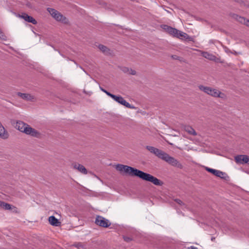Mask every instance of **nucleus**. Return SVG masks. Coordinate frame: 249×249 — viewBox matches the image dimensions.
<instances>
[{
	"label": "nucleus",
	"instance_id": "obj_22",
	"mask_svg": "<svg viewBox=\"0 0 249 249\" xmlns=\"http://www.w3.org/2000/svg\"><path fill=\"white\" fill-rule=\"evenodd\" d=\"M127 73L131 74L132 75H135L136 74V72L135 70L129 69V71H128Z\"/></svg>",
	"mask_w": 249,
	"mask_h": 249
},
{
	"label": "nucleus",
	"instance_id": "obj_14",
	"mask_svg": "<svg viewBox=\"0 0 249 249\" xmlns=\"http://www.w3.org/2000/svg\"><path fill=\"white\" fill-rule=\"evenodd\" d=\"M48 220L49 223L53 226H59L60 225V222L54 216H51L49 217Z\"/></svg>",
	"mask_w": 249,
	"mask_h": 249
},
{
	"label": "nucleus",
	"instance_id": "obj_30",
	"mask_svg": "<svg viewBox=\"0 0 249 249\" xmlns=\"http://www.w3.org/2000/svg\"><path fill=\"white\" fill-rule=\"evenodd\" d=\"M100 88L101 90L102 91H103L104 92L106 93V92L107 91L106 90H105V89H103L102 88L100 87Z\"/></svg>",
	"mask_w": 249,
	"mask_h": 249
},
{
	"label": "nucleus",
	"instance_id": "obj_29",
	"mask_svg": "<svg viewBox=\"0 0 249 249\" xmlns=\"http://www.w3.org/2000/svg\"><path fill=\"white\" fill-rule=\"evenodd\" d=\"M187 249H197L196 247L194 246H191V247H189Z\"/></svg>",
	"mask_w": 249,
	"mask_h": 249
},
{
	"label": "nucleus",
	"instance_id": "obj_13",
	"mask_svg": "<svg viewBox=\"0 0 249 249\" xmlns=\"http://www.w3.org/2000/svg\"><path fill=\"white\" fill-rule=\"evenodd\" d=\"M201 54L203 57L210 60L215 62H218L219 60V59L217 58L215 55L207 52H202Z\"/></svg>",
	"mask_w": 249,
	"mask_h": 249
},
{
	"label": "nucleus",
	"instance_id": "obj_27",
	"mask_svg": "<svg viewBox=\"0 0 249 249\" xmlns=\"http://www.w3.org/2000/svg\"><path fill=\"white\" fill-rule=\"evenodd\" d=\"M176 201L177 202V203H178V204H179L180 205L183 204L182 201L179 199H176Z\"/></svg>",
	"mask_w": 249,
	"mask_h": 249
},
{
	"label": "nucleus",
	"instance_id": "obj_24",
	"mask_svg": "<svg viewBox=\"0 0 249 249\" xmlns=\"http://www.w3.org/2000/svg\"><path fill=\"white\" fill-rule=\"evenodd\" d=\"M123 71L125 73H128V71H129V69L127 67H124L122 69Z\"/></svg>",
	"mask_w": 249,
	"mask_h": 249
},
{
	"label": "nucleus",
	"instance_id": "obj_1",
	"mask_svg": "<svg viewBox=\"0 0 249 249\" xmlns=\"http://www.w3.org/2000/svg\"><path fill=\"white\" fill-rule=\"evenodd\" d=\"M115 169L121 174L139 177L142 180L151 182L155 185L160 186L162 184V182L157 178L131 166L118 164L115 165Z\"/></svg>",
	"mask_w": 249,
	"mask_h": 249
},
{
	"label": "nucleus",
	"instance_id": "obj_15",
	"mask_svg": "<svg viewBox=\"0 0 249 249\" xmlns=\"http://www.w3.org/2000/svg\"><path fill=\"white\" fill-rule=\"evenodd\" d=\"M183 129L190 135L194 136H196L197 135V133L194 129L189 125H184L183 126Z\"/></svg>",
	"mask_w": 249,
	"mask_h": 249
},
{
	"label": "nucleus",
	"instance_id": "obj_23",
	"mask_svg": "<svg viewBox=\"0 0 249 249\" xmlns=\"http://www.w3.org/2000/svg\"><path fill=\"white\" fill-rule=\"evenodd\" d=\"M105 93L108 96H109V97H110L111 98H112L113 99L114 98V97L115 96V95L110 93V92H108L107 91Z\"/></svg>",
	"mask_w": 249,
	"mask_h": 249
},
{
	"label": "nucleus",
	"instance_id": "obj_17",
	"mask_svg": "<svg viewBox=\"0 0 249 249\" xmlns=\"http://www.w3.org/2000/svg\"><path fill=\"white\" fill-rule=\"evenodd\" d=\"M177 37L179 38L180 39H184L185 40H186V39H188L190 40H191V37L186 33H184L181 31H178V34L177 36Z\"/></svg>",
	"mask_w": 249,
	"mask_h": 249
},
{
	"label": "nucleus",
	"instance_id": "obj_25",
	"mask_svg": "<svg viewBox=\"0 0 249 249\" xmlns=\"http://www.w3.org/2000/svg\"><path fill=\"white\" fill-rule=\"evenodd\" d=\"M224 50H225V51L226 53H231V51L229 49H228V48L227 47H225L224 48Z\"/></svg>",
	"mask_w": 249,
	"mask_h": 249
},
{
	"label": "nucleus",
	"instance_id": "obj_3",
	"mask_svg": "<svg viewBox=\"0 0 249 249\" xmlns=\"http://www.w3.org/2000/svg\"><path fill=\"white\" fill-rule=\"evenodd\" d=\"M16 127L20 131L32 136L38 137L40 135L38 131L21 121L17 122Z\"/></svg>",
	"mask_w": 249,
	"mask_h": 249
},
{
	"label": "nucleus",
	"instance_id": "obj_32",
	"mask_svg": "<svg viewBox=\"0 0 249 249\" xmlns=\"http://www.w3.org/2000/svg\"><path fill=\"white\" fill-rule=\"evenodd\" d=\"M1 125V124L0 123V126Z\"/></svg>",
	"mask_w": 249,
	"mask_h": 249
},
{
	"label": "nucleus",
	"instance_id": "obj_21",
	"mask_svg": "<svg viewBox=\"0 0 249 249\" xmlns=\"http://www.w3.org/2000/svg\"><path fill=\"white\" fill-rule=\"evenodd\" d=\"M240 22L249 27V20L244 18H240Z\"/></svg>",
	"mask_w": 249,
	"mask_h": 249
},
{
	"label": "nucleus",
	"instance_id": "obj_33",
	"mask_svg": "<svg viewBox=\"0 0 249 249\" xmlns=\"http://www.w3.org/2000/svg\"><path fill=\"white\" fill-rule=\"evenodd\" d=\"M1 125V124L0 123V126Z\"/></svg>",
	"mask_w": 249,
	"mask_h": 249
},
{
	"label": "nucleus",
	"instance_id": "obj_9",
	"mask_svg": "<svg viewBox=\"0 0 249 249\" xmlns=\"http://www.w3.org/2000/svg\"><path fill=\"white\" fill-rule=\"evenodd\" d=\"M161 27L164 31L167 32L168 33H169L171 35H172L175 37H177V36L178 34L179 30H178L175 28H173L170 27L166 25H163L161 26Z\"/></svg>",
	"mask_w": 249,
	"mask_h": 249
},
{
	"label": "nucleus",
	"instance_id": "obj_4",
	"mask_svg": "<svg viewBox=\"0 0 249 249\" xmlns=\"http://www.w3.org/2000/svg\"><path fill=\"white\" fill-rule=\"evenodd\" d=\"M198 88L200 90L214 97H220L221 98H224L225 97V94L221 92L218 89L212 88L210 87L200 85L198 86Z\"/></svg>",
	"mask_w": 249,
	"mask_h": 249
},
{
	"label": "nucleus",
	"instance_id": "obj_26",
	"mask_svg": "<svg viewBox=\"0 0 249 249\" xmlns=\"http://www.w3.org/2000/svg\"><path fill=\"white\" fill-rule=\"evenodd\" d=\"M71 166L73 169H78V167L76 163H72Z\"/></svg>",
	"mask_w": 249,
	"mask_h": 249
},
{
	"label": "nucleus",
	"instance_id": "obj_10",
	"mask_svg": "<svg viewBox=\"0 0 249 249\" xmlns=\"http://www.w3.org/2000/svg\"><path fill=\"white\" fill-rule=\"evenodd\" d=\"M18 17L24 19L26 21L32 23L34 25L37 24V21L34 18H33L31 16H29L28 15L25 13H23L21 14L18 15Z\"/></svg>",
	"mask_w": 249,
	"mask_h": 249
},
{
	"label": "nucleus",
	"instance_id": "obj_18",
	"mask_svg": "<svg viewBox=\"0 0 249 249\" xmlns=\"http://www.w3.org/2000/svg\"><path fill=\"white\" fill-rule=\"evenodd\" d=\"M99 49L105 54L109 53V50L105 46L100 44L98 45Z\"/></svg>",
	"mask_w": 249,
	"mask_h": 249
},
{
	"label": "nucleus",
	"instance_id": "obj_6",
	"mask_svg": "<svg viewBox=\"0 0 249 249\" xmlns=\"http://www.w3.org/2000/svg\"><path fill=\"white\" fill-rule=\"evenodd\" d=\"M95 223L96 225L104 228L108 227L111 225L108 220L100 215L96 216Z\"/></svg>",
	"mask_w": 249,
	"mask_h": 249
},
{
	"label": "nucleus",
	"instance_id": "obj_7",
	"mask_svg": "<svg viewBox=\"0 0 249 249\" xmlns=\"http://www.w3.org/2000/svg\"><path fill=\"white\" fill-rule=\"evenodd\" d=\"M205 169L208 172L213 174V175L217 177H219L221 178H226V174L224 172L216 169L210 168L208 167H206Z\"/></svg>",
	"mask_w": 249,
	"mask_h": 249
},
{
	"label": "nucleus",
	"instance_id": "obj_31",
	"mask_svg": "<svg viewBox=\"0 0 249 249\" xmlns=\"http://www.w3.org/2000/svg\"><path fill=\"white\" fill-rule=\"evenodd\" d=\"M125 240H126V241H128L129 240V239H128H128H125Z\"/></svg>",
	"mask_w": 249,
	"mask_h": 249
},
{
	"label": "nucleus",
	"instance_id": "obj_5",
	"mask_svg": "<svg viewBox=\"0 0 249 249\" xmlns=\"http://www.w3.org/2000/svg\"><path fill=\"white\" fill-rule=\"evenodd\" d=\"M47 10L51 16L57 21L61 22L64 24L68 23V19L58 11L50 8H48Z\"/></svg>",
	"mask_w": 249,
	"mask_h": 249
},
{
	"label": "nucleus",
	"instance_id": "obj_12",
	"mask_svg": "<svg viewBox=\"0 0 249 249\" xmlns=\"http://www.w3.org/2000/svg\"><path fill=\"white\" fill-rule=\"evenodd\" d=\"M18 95L22 99L27 101H34L36 100V96L33 94L18 92Z\"/></svg>",
	"mask_w": 249,
	"mask_h": 249
},
{
	"label": "nucleus",
	"instance_id": "obj_8",
	"mask_svg": "<svg viewBox=\"0 0 249 249\" xmlns=\"http://www.w3.org/2000/svg\"><path fill=\"white\" fill-rule=\"evenodd\" d=\"M113 100L127 108L131 109H134L135 108L134 106L131 105L129 103L127 102L122 96H118L115 95Z\"/></svg>",
	"mask_w": 249,
	"mask_h": 249
},
{
	"label": "nucleus",
	"instance_id": "obj_20",
	"mask_svg": "<svg viewBox=\"0 0 249 249\" xmlns=\"http://www.w3.org/2000/svg\"><path fill=\"white\" fill-rule=\"evenodd\" d=\"M0 206L5 210H10L11 208V205L9 204L4 202H2Z\"/></svg>",
	"mask_w": 249,
	"mask_h": 249
},
{
	"label": "nucleus",
	"instance_id": "obj_19",
	"mask_svg": "<svg viewBox=\"0 0 249 249\" xmlns=\"http://www.w3.org/2000/svg\"><path fill=\"white\" fill-rule=\"evenodd\" d=\"M79 172L84 175H86L88 173L87 169L83 165L80 164H79Z\"/></svg>",
	"mask_w": 249,
	"mask_h": 249
},
{
	"label": "nucleus",
	"instance_id": "obj_28",
	"mask_svg": "<svg viewBox=\"0 0 249 249\" xmlns=\"http://www.w3.org/2000/svg\"><path fill=\"white\" fill-rule=\"evenodd\" d=\"M231 53H232V54H234V55H237V54H239V53L236 52V51H231Z\"/></svg>",
	"mask_w": 249,
	"mask_h": 249
},
{
	"label": "nucleus",
	"instance_id": "obj_11",
	"mask_svg": "<svg viewBox=\"0 0 249 249\" xmlns=\"http://www.w3.org/2000/svg\"><path fill=\"white\" fill-rule=\"evenodd\" d=\"M235 160L238 164H245L249 162V157L247 155H238L235 157Z\"/></svg>",
	"mask_w": 249,
	"mask_h": 249
},
{
	"label": "nucleus",
	"instance_id": "obj_2",
	"mask_svg": "<svg viewBox=\"0 0 249 249\" xmlns=\"http://www.w3.org/2000/svg\"><path fill=\"white\" fill-rule=\"evenodd\" d=\"M146 148L151 153L155 154L158 158L164 160L169 164L174 166L179 167L181 166L178 161L172 157L164 152L151 146H147Z\"/></svg>",
	"mask_w": 249,
	"mask_h": 249
},
{
	"label": "nucleus",
	"instance_id": "obj_16",
	"mask_svg": "<svg viewBox=\"0 0 249 249\" xmlns=\"http://www.w3.org/2000/svg\"><path fill=\"white\" fill-rule=\"evenodd\" d=\"M9 135L8 132L5 130L4 127L1 124L0 126V137L3 139L8 138Z\"/></svg>",
	"mask_w": 249,
	"mask_h": 249
}]
</instances>
